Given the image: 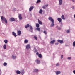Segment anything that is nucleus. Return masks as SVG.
Wrapping results in <instances>:
<instances>
[{
	"label": "nucleus",
	"mask_w": 75,
	"mask_h": 75,
	"mask_svg": "<svg viewBox=\"0 0 75 75\" xmlns=\"http://www.w3.org/2000/svg\"><path fill=\"white\" fill-rule=\"evenodd\" d=\"M61 73V72L59 71H58L56 72V75H58V74H59Z\"/></svg>",
	"instance_id": "obj_23"
},
{
	"label": "nucleus",
	"mask_w": 75,
	"mask_h": 75,
	"mask_svg": "<svg viewBox=\"0 0 75 75\" xmlns=\"http://www.w3.org/2000/svg\"><path fill=\"white\" fill-rule=\"evenodd\" d=\"M28 40L27 39H25L24 40V43L27 44V43H28Z\"/></svg>",
	"instance_id": "obj_15"
},
{
	"label": "nucleus",
	"mask_w": 75,
	"mask_h": 75,
	"mask_svg": "<svg viewBox=\"0 0 75 75\" xmlns=\"http://www.w3.org/2000/svg\"><path fill=\"white\" fill-rule=\"evenodd\" d=\"M59 30H61V28H59Z\"/></svg>",
	"instance_id": "obj_45"
},
{
	"label": "nucleus",
	"mask_w": 75,
	"mask_h": 75,
	"mask_svg": "<svg viewBox=\"0 0 75 75\" xmlns=\"http://www.w3.org/2000/svg\"><path fill=\"white\" fill-rule=\"evenodd\" d=\"M4 42L5 44H7V42H8V40H5Z\"/></svg>",
	"instance_id": "obj_19"
},
{
	"label": "nucleus",
	"mask_w": 75,
	"mask_h": 75,
	"mask_svg": "<svg viewBox=\"0 0 75 75\" xmlns=\"http://www.w3.org/2000/svg\"><path fill=\"white\" fill-rule=\"evenodd\" d=\"M1 20H3V21H4L5 24H7V19H6L5 17H3V16H1Z\"/></svg>",
	"instance_id": "obj_2"
},
{
	"label": "nucleus",
	"mask_w": 75,
	"mask_h": 75,
	"mask_svg": "<svg viewBox=\"0 0 75 75\" xmlns=\"http://www.w3.org/2000/svg\"><path fill=\"white\" fill-rule=\"evenodd\" d=\"M10 21H11V22L14 21H15V19H14V18H11L10 19Z\"/></svg>",
	"instance_id": "obj_7"
},
{
	"label": "nucleus",
	"mask_w": 75,
	"mask_h": 75,
	"mask_svg": "<svg viewBox=\"0 0 75 75\" xmlns=\"http://www.w3.org/2000/svg\"><path fill=\"white\" fill-rule=\"evenodd\" d=\"M62 58H63V55H62L61 56V59H62Z\"/></svg>",
	"instance_id": "obj_39"
},
{
	"label": "nucleus",
	"mask_w": 75,
	"mask_h": 75,
	"mask_svg": "<svg viewBox=\"0 0 75 75\" xmlns=\"http://www.w3.org/2000/svg\"><path fill=\"white\" fill-rule=\"evenodd\" d=\"M7 65V63L6 62L4 63L3 64V65L4 66H6Z\"/></svg>",
	"instance_id": "obj_29"
},
{
	"label": "nucleus",
	"mask_w": 75,
	"mask_h": 75,
	"mask_svg": "<svg viewBox=\"0 0 75 75\" xmlns=\"http://www.w3.org/2000/svg\"><path fill=\"white\" fill-rule=\"evenodd\" d=\"M43 33H44L45 34H47V32L45 30H44L43 32Z\"/></svg>",
	"instance_id": "obj_34"
},
{
	"label": "nucleus",
	"mask_w": 75,
	"mask_h": 75,
	"mask_svg": "<svg viewBox=\"0 0 75 75\" xmlns=\"http://www.w3.org/2000/svg\"><path fill=\"white\" fill-rule=\"evenodd\" d=\"M36 30H38V31H40V28H38L36 29Z\"/></svg>",
	"instance_id": "obj_25"
},
{
	"label": "nucleus",
	"mask_w": 75,
	"mask_h": 75,
	"mask_svg": "<svg viewBox=\"0 0 75 75\" xmlns=\"http://www.w3.org/2000/svg\"><path fill=\"white\" fill-rule=\"evenodd\" d=\"M21 34V31H18V35L20 36Z\"/></svg>",
	"instance_id": "obj_8"
},
{
	"label": "nucleus",
	"mask_w": 75,
	"mask_h": 75,
	"mask_svg": "<svg viewBox=\"0 0 75 75\" xmlns=\"http://www.w3.org/2000/svg\"><path fill=\"white\" fill-rule=\"evenodd\" d=\"M38 57L39 58H41L42 57V55H41V54H40L38 55Z\"/></svg>",
	"instance_id": "obj_26"
},
{
	"label": "nucleus",
	"mask_w": 75,
	"mask_h": 75,
	"mask_svg": "<svg viewBox=\"0 0 75 75\" xmlns=\"http://www.w3.org/2000/svg\"><path fill=\"white\" fill-rule=\"evenodd\" d=\"M57 42H59V43H60V44H63L64 43V41H63V40H57Z\"/></svg>",
	"instance_id": "obj_4"
},
{
	"label": "nucleus",
	"mask_w": 75,
	"mask_h": 75,
	"mask_svg": "<svg viewBox=\"0 0 75 75\" xmlns=\"http://www.w3.org/2000/svg\"><path fill=\"white\" fill-rule=\"evenodd\" d=\"M58 43H55V45H58Z\"/></svg>",
	"instance_id": "obj_41"
},
{
	"label": "nucleus",
	"mask_w": 75,
	"mask_h": 75,
	"mask_svg": "<svg viewBox=\"0 0 75 75\" xmlns=\"http://www.w3.org/2000/svg\"><path fill=\"white\" fill-rule=\"evenodd\" d=\"M36 27H37L38 28V27H40V25L38 23L36 24Z\"/></svg>",
	"instance_id": "obj_20"
},
{
	"label": "nucleus",
	"mask_w": 75,
	"mask_h": 75,
	"mask_svg": "<svg viewBox=\"0 0 75 75\" xmlns=\"http://www.w3.org/2000/svg\"><path fill=\"white\" fill-rule=\"evenodd\" d=\"M39 54V53L38 52H37L36 53V55H38Z\"/></svg>",
	"instance_id": "obj_40"
},
{
	"label": "nucleus",
	"mask_w": 75,
	"mask_h": 75,
	"mask_svg": "<svg viewBox=\"0 0 75 75\" xmlns=\"http://www.w3.org/2000/svg\"><path fill=\"white\" fill-rule=\"evenodd\" d=\"M59 5H61L62 3V0H59Z\"/></svg>",
	"instance_id": "obj_10"
},
{
	"label": "nucleus",
	"mask_w": 75,
	"mask_h": 75,
	"mask_svg": "<svg viewBox=\"0 0 75 75\" xmlns=\"http://www.w3.org/2000/svg\"><path fill=\"white\" fill-rule=\"evenodd\" d=\"M73 72L74 74H75V70H74L73 71Z\"/></svg>",
	"instance_id": "obj_42"
},
{
	"label": "nucleus",
	"mask_w": 75,
	"mask_h": 75,
	"mask_svg": "<svg viewBox=\"0 0 75 75\" xmlns=\"http://www.w3.org/2000/svg\"><path fill=\"white\" fill-rule=\"evenodd\" d=\"M66 33H70V30H67L66 31Z\"/></svg>",
	"instance_id": "obj_28"
},
{
	"label": "nucleus",
	"mask_w": 75,
	"mask_h": 75,
	"mask_svg": "<svg viewBox=\"0 0 75 75\" xmlns=\"http://www.w3.org/2000/svg\"><path fill=\"white\" fill-rule=\"evenodd\" d=\"M61 18L63 19V20H65V18L64 17V15H62V16H61Z\"/></svg>",
	"instance_id": "obj_18"
},
{
	"label": "nucleus",
	"mask_w": 75,
	"mask_h": 75,
	"mask_svg": "<svg viewBox=\"0 0 75 75\" xmlns=\"http://www.w3.org/2000/svg\"><path fill=\"white\" fill-rule=\"evenodd\" d=\"M57 20H58L59 23H61V21H62V19L61 18H57Z\"/></svg>",
	"instance_id": "obj_9"
},
{
	"label": "nucleus",
	"mask_w": 75,
	"mask_h": 75,
	"mask_svg": "<svg viewBox=\"0 0 75 75\" xmlns=\"http://www.w3.org/2000/svg\"><path fill=\"white\" fill-rule=\"evenodd\" d=\"M41 2V0H38L36 2L37 3H40Z\"/></svg>",
	"instance_id": "obj_32"
},
{
	"label": "nucleus",
	"mask_w": 75,
	"mask_h": 75,
	"mask_svg": "<svg viewBox=\"0 0 75 75\" xmlns=\"http://www.w3.org/2000/svg\"><path fill=\"white\" fill-rule=\"evenodd\" d=\"M30 30H33V27H32V26H30Z\"/></svg>",
	"instance_id": "obj_36"
},
{
	"label": "nucleus",
	"mask_w": 75,
	"mask_h": 75,
	"mask_svg": "<svg viewBox=\"0 0 75 75\" xmlns=\"http://www.w3.org/2000/svg\"><path fill=\"white\" fill-rule=\"evenodd\" d=\"M55 42V40H53L52 41H51L50 42V44H54V42Z\"/></svg>",
	"instance_id": "obj_6"
},
{
	"label": "nucleus",
	"mask_w": 75,
	"mask_h": 75,
	"mask_svg": "<svg viewBox=\"0 0 75 75\" xmlns=\"http://www.w3.org/2000/svg\"><path fill=\"white\" fill-rule=\"evenodd\" d=\"M30 27V25L29 24H27V25L25 26V27L26 28H28V27Z\"/></svg>",
	"instance_id": "obj_14"
},
{
	"label": "nucleus",
	"mask_w": 75,
	"mask_h": 75,
	"mask_svg": "<svg viewBox=\"0 0 75 75\" xmlns=\"http://www.w3.org/2000/svg\"><path fill=\"white\" fill-rule=\"evenodd\" d=\"M37 63V64H40V61L38 60V59H37L36 61H35Z\"/></svg>",
	"instance_id": "obj_13"
},
{
	"label": "nucleus",
	"mask_w": 75,
	"mask_h": 75,
	"mask_svg": "<svg viewBox=\"0 0 75 75\" xmlns=\"http://www.w3.org/2000/svg\"><path fill=\"white\" fill-rule=\"evenodd\" d=\"M26 48L27 50H28V49H30V48H31V46H30V44H27L26 46Z\"/></svg>",
	"instance_id": "obj_3"
},
{
	"label": "nucleus",
	"mask_w": 75,
	"mask_h": 75,
	"mask_svg": "<svg viewBox=\"0 0 75 75\" xmlns=\"http://www.w3.org/2000/svg\"><path fill=\"white\" fill-rule=\"evenodd\" d=\"M42 9L40 10L39 12L40 14H42Z\"/></svg>",
	"instance_id": "obj_22"
},
{
	"label": "nucleus",
	"mask_w": 75,
	"mask_h": 75,
	"mask_svg": "<svg viewBox=\"0 0 75 75\" xmlns=\"http://www.w3.org/2000/svg\"><path fill=\"white\" fill-rule=\"evenodd\" d=\"M73 47H75V41H74L73 43Z\"/></svg>",
	"instance_id": "obj_30"
},
{
	"label": "nucleus",
	"mask_w": 75,
	"mask_h": 75,
	"mask_svg": "<svg viewBox=\"0 0 75 75\" xmlns=\"http://www.w3.org/2000/svg\"><path fill=\"white\" fill-rule=\"evenodd\" d=\"M18 17L20 20H22V17H21V14L19 15Z\"/></svg>",
	"instance_id": "obj_12"
},
{
	"label": "nucleus",
	"mask_w": 75,
	"mask_h": 75,
	"mask_svg": "<svg viewBox=\"0 0 75 75\" xmlns=\"http://www.w3.org/2000/svg\"><path fill=\"white\" fill-rule=\"evenodd\" d=\"M48 4H47V5H45V6H43V8L44 9H45V8H46V7H48Z\"/></svg>",
	"instance_id": "obj_5"
},
{
	"label": "nucleus",
	"mask_w": 75,
	"mask_h": 75,
	"mask_svg": "<svg viewBox=\"0 0 75 75\" xmlns=\"http://www.w3.org/2000/svg\"><path fill=\"white\" fill-rule=\"evenodd\" d=\"M24 71H23L21 72L22 75H24Z\"/></svg>",
	"instance_id": "obj_35"
},
{
	"label": "nucleus",
	"mask_w": 75,
	"mask_h": 75,
	"mask_svg": "<svg viewBox=\"0 0 75 75\" xmlns=\"http://www.w3.org/2000/svg\"><path fill=\"white\" fill-rule=\"evenodd\" d=\"M12 57L13 58V59H15L16 58V56H14L12 55Z\"/></svg>",
	"instance_id": "obj_31"
},
{
	"label": "nucleus",
	"mask_w": 75,
	"mask_h": 75,
	"mask_svg": "<svg viewBox=\"0 0 75 75\" xmlns=\"http://www.w3.org/2000/svg\"><path fill=\"white\" fill-rule=\"evenodd\" d=\"M34 38H35V40H37V39H38V38H37V37L35 36H34Z\"/></svg>",
	"instance_id": "obj_33"
},
{
	"label": "nucleus",
	"mask_w": 75,
	"mask_h": 75,
	"mask_svg": "<svg viewBox=\"0 0 75 75\" xmlns=\"http://www.w3.org/2000/svg\"><path fill=\"white\" fill-rule=\"evenodd\" d=\"M16 73L18 74H20V73H21V72H20V71L18 70L16 71Z\"/></svg>",
	"instance_id": "obj_24"
},
{
	"label": "nucleus",
	"mask_w": 75,
	"mask_h": 75,
	"mask_svg": "<svg viewBox=\"0 0 75 75\" xmlns=\"http://www.w3.org/2000/svg\"><path fill=\"white\" fill-rule=\"evenodd\" d=\"M48 19L52 22V23L50 25L51 27H54V25H55V24H54V19L52 18V17H49Z\"/></svg>",
	"instance_id": "obj_1"
},
{
	"label": "nucleus",
	"mask_w": 75,
	"mask_h": 75,
	"mask_svg": "<svg viewBox=\"0 0 75 75\" xmlns=\"http://www.w3.org/2000/svg\"><path fill=\"white\" fill-rule=\"evenodd\" d=\"M33 8H34L33 6L30 7L29 8V11H31V10H33Z\"/></svg>",
	"instance_id": "obj_11"
},
{
	"label": "nucleus",
	"mask_w": 75,
	"mask_h": 75,
	"mask_svg": "<svg viewBox=\"0 0 75 75\" xmlns=\"http://www.w3.org/2000/svg\"><path fill=\"white\" fill-rule=\"evenodd\" d=\"M12 34L15 37H17V35L14 32H12Z\"/></svg>",
	"instance_id": "obj_17"
},
{
	"label": "nucleus",
	"mask_w": 75,
	"mask_h": 75,
	"mask_svg": "<svg viewBox=\"0 0 75 75\" xmlns=\"http://www.w3.org/2000/svg\"><path fill=\"white\" fill-rule=\"evenodd\" d=\"M3 48L4 49H6V45L5 44L3 46Z\"/></svg>",
	"instance_id": "obj_21"
},
{
	"label": "nucleus",
	"mask_w": 75,
	"mask_h": 75,
	"mask_svg": "<svg viewBox=\"0 0 75 75\" xmlns=\"http://www.w3.org/2000/svg\"><path fill=\"white\" fill-rule=\"evenodd\" d=\"M72 8H73V9L74 8V7L73 6L72 7Z\"/></svg>",
	"instance_id": "obj_43"
},
{
	"label": "nucleus",
	"mask_w": 75,
	"mask_h": 75,
	"mask_svg": "<svg viewBox=\"0 0 75 75\" xmlns=\"http://www.w3.org/2000/svg\"><path fill=\"white\" fill-rule=\"evenodd\" d=\"M68 59H71V57H68Z\"/></svg>",
	"instance_id": "obj_38"
},
{
	"label": "nucleus",
	"mask_w": 75,
	"mask_h": 75,
	"mask_svg": "<svg viewBox=\"0 0 75 75\" xmlns=\"http://www.w3.org/2000/svg\"><path fill=\"white\" fill-rule=\"evenodd\" d=\"M34 72H38L39 70H38V69H35L34 70Z\"/></svg>",
	"instance_id": "obj_27"
},
{
	"label": "nucleus",
	"mask_w": 75,
	"mask_h": 75,
	"mask_svg": "<svg viewBox=\"0 0 75 75\" xmlns=\"http://www.w3.org/2000/svg\"><path fill=\"white\" fill-rule=\"evenodd\" d=\"M38 21L39 24H42V23L41 21L39 20V19H38Z\"/></svg>",
	"instance_id": "obj_16"
},
{
	"label": "nucleus",
	"mask_w": 75,
	"mask_h": 75,
	"mask_svg": "<svg viewBox=\"0 0 75 75\" xmlns=\"http://www.w3.org/2000/svg\"><path fill=\"white\" fill-rule=\"evenodd\" d=\"M72 1L73 2H74V0H72Z\"/></svg>",
	"instance_id": "obj_44"
},
{
	"label": "nucleus",
	"mask_w": 75,
	"mask_h": 75,
	"mask_svg": "<svg viewBox=\"0 0 75 75\" xmlns=\"http://www.w3.org/2000/svg\"><path fill=\"white\" fill-rule=\"evenodd\" d=\"M56 66H57V67H58V66H59V64L58 63H57L56 64Z\"/></svg>",
	"instance_id": "obj_37"
}]
</instances>
